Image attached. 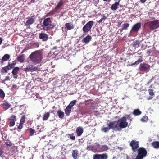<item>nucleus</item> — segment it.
I'll return each instance as SVG.
<instances>
[{"label": "nucleus", "mask_w": 159, "mask_h": 159, "mask_svg": "<svg viewBox=\"0 0 159 159\" xmlns=\"http://www.w3.org/2000/svg\"><path fill=\"white\" fill-rule=\"evenodd\" d=\"M31 2L34 3V2H35V0H31Z\"/></svg>", "instance_id": "obj_62"}, {"label": "nucleus", "mask_w": 159, "mask_h": 159, "mask_svg": "<svg viewBox=\"0 0 159 159\" xmlns=\"http://www.w3.org/2000/svg\"><path fill=\"white\" fill-rule=\"evenodd\" d=\"M25 117L24 115L23 116L20 120V123L22 124H24L25 120Z\"/></svg>", "instance_id": "obj_43"}, {"label": "nucleus", "mask_w": 159, "mask_h": 159, "mask_svg": "<svg viewBox=\"0 0 159 159\" xmlns=\"http://www.w3.org/2000/svg\"><path fill=\"white\" fill-rule=\"evenodd\" d=\"M27 66L28 67L29 71L31 72L36 71L37 69V67H35L34 65H29Z\"/></svg>", "instance_id": "obj_24"}, {"label": "nucleus", "mask_w": 159, "mask_h": 159, "mask_svg": "<svg viewBox=\"0 0 159 159\" xmlns=\"http://www.w3.org/2000/svg\"><path fill=\"white\" fill-rule=\"evenodd\" d=\"M138 153L134 159H143L147 154V151L143 147H140L137 150Z\"/></svg>", "instance_id": "obj_3"}, {"label": "nucleus", "mask_w": 159, "mask_h": 159, "mask_svg": "<svg viewBox=\"0 0 159 159\" xmlns=\"http://www.w3.org/2000/svg\"><path fill=\"white\" fill-rule=\"evenodd\" d=\"M51 22L50 18L45 19L43 21V29L47 30L54 28L55 26V23H52Z\"/></svg>", "instance_id": "obj_2"}, {"label": "nucleus", "mask_w": 159, "mask_h": 159, "mask_svg": "<svg viewBox=\"0 0 159 159\" xmlns=\"http://www.w3.org/2000/svg\"><path fill=\"white\" fill-rule=\"evenodd\" d=\"M141 113V111L139 109H134L133 112V114L135 116H139Z\"/></svg>", "instance_id": "obj_28"}, {"label": "nucleus", "mask_w": 159, "mask_h": 159, "mask_svg": "<svg viewBox=\"0 0 159 159\" xmlns=\"http://www.w3.org/2000/svg\"><path fill=\"white\" fill-rule=\"evenodd\" d=\"M17 61L20 62V63H22L25 60L24 55H21L18 57L17 58Z\"/></svg>", "instance_id": "obj_29"}, {"label": "nucleus", "mask_w": 159, "mask_h": 159, "mask_svg": "<svg viewBox=\"0 0 159 159\" xmlns=\"http://www.w3.org/2000/svg\"><path fill=\"white\" fill-rule=\"evenodd\" d=\"M2 39L1 38H0V45L2 43Z\"/></svg>", "instance_id": "obj_61"}, {"label": "nucleus", "mask_w": 159, "mask_h": 159, "mask_svg": "<svg viewBox=\"0 0 159 159\" xmlns=\"http://www.w3.org/2000/svg\"><path fill=\"white\" fill-rule=\"evenodd\" d=\"M111 125V129H112L115 130H120L121 129L119 126L118 123H117V121H113L110 122L109 123Z\"/></svg>", "instance_id": "obj_10"}, {"label": "nucleus", "mask_w": 159, "mask_h": 159, "mask_svg": "<svg viewBox=\"0 0 159 159\" xmlns=\"http://www.w3.org/2000/svg\"><path fill=\"white\" fill-rule=\"evenodd\" d=\"M68 136L70 137V139L72 140H75V137L74 135V134L73 133L68 134Z\"/></svg>", "instance_id": "obj_40"}, {"label": "nucleus", "mask_w": 159, "mask_h": 159, "mask_svg": "<svg viewBox=\"0 0 159 159\" xmlns=\"http://www.w3.org/2000/svg\"><path fill=\"white\" fill-rule=\"evenodd\" d=\"M29 129L30 132V135L31 136L33 135L36 132L35 130L33 129L32 128H30Z\"/></svg>", "instance_id": "obj_35"}, {"label": "nucleus", "mask_w": 159, "mask_h": 159, "mask_svg": "<svg viewBox=\"0 0 159 159\" xmlns=\"http://www.w3.org/2000/svg\"><path fill=\"white\" fill-rule=\"evenodd\" d=\"M77 136H80L81 135L83 132V129L81 127H78L76 130Z\"/></svg>", "instance_id": "obj_22"}, {"label": "nucleus", "mask_w": 159, "mask_h": 159, "mask_svg": "<svg viewBox=\"0 0 159 159\" xmlns=\"http://www.w3.org/2000/svg\"><path fill=\"white\" fill-rule=\"evenodd\" d=\"M5 143L6 145L8 146H11L12 145L11 143V142H10L8 141V142H5Z\"/></svg>", "instance_id": "obj_50"}, {"label": "nucleus", "mask_w": 159, "mask_h": 159, "mask_svg": "<svg viewBox=\"0 0 159 159\" xmlns=\"http://www.w3.org/2000/svg\"><path fill=\"white\" fill-rule=\"evenodd\" d=\"M148 117L146 116H143L141 119V120L143 122H147L148 120Z\"/></svg>", "instance_id": "obj_39"}, {"label": "nucleus", "mask_w": 159, "mask_h": 159, "mask_svg": "<svg viewBox=\"0 0 159 159\" xmlns=\"http://www.w3.org/2000/svg\"><path fill=\"white\" fill-rule=\"evenodd\" d=\"M141 24L140 22L135 24L132 27L130 30V33H132L133 32H137L141 28Z\"/></svg>", "instance_id": "obj_8"}, {"label": "nucleus", "mask_w": 159, "mask_h": 159, "mask_svg": "<svg viewBox=\"0 0 159 159\" xmlns=\"http://www.w3.org/2000/svg\"><path fill=\"white\" fill-rule=\"evenodd\" d=\"M108 148L107 146L105 145L102 146L101 148V150L102 151H107L108 150Z\"/></svg>", "instance_id": "obj_38"}, {"label": "nucleus", "mask_w": 159, "mask_h": 159, "mask_svg": "<svg viewBox=\"0 0 159 159\" xmlns=\"http://www.w3.org/2000/svg\"><path fill=\"white\" fill-rule=\"evenodd\" d=\"M106 18V17L104 14L103 15V17L101 18L98 21V22L100 23L103 20H105Z\"/></svg>", "instance_id": "obj_45"}, {"label": "nucleus", "mask_w": 159, "mask_h": 159, "mask_svg": "<svg viewBox=\"0 0 159 159\" xmlns=\"http://www.w3.org/2000/svg\"><path fill=\"white\" fill-rule=\"evenodd\" d=\"M71 111V108L67 106L65 109V113L66 115L69 116Z\"/></svg>", "instance_id": "obj_25"}, {"label": "nucleus", "mask_w": 159, "mask_h": 159, "mask_svg": "<svg viewBox=\"0 0 159 159\" xmlns=\"http://www.w3.org/2000/svg\"><path fill=\"white\" fill-rule=\"evenodd\" d=\"M93 1V3H94L97 4L99 2V0H92Z\"/></svg>", "instance_id": "obj_53"}, {"label": "nucleus", "mask_w": 159, "mask_h": 159, "mask_svg": "<svg viewBox=\"0 0 159 159\" xmlns=\"http://www.w3.org/2000/svg\"><path fill=\"white\" fill-rule=\"evenodd\" d=\"M12 69V68L8 63L7 65L5 66L2 67L1 69V73L2 74L7 73L8 71Z\"/></svg>", "instance_id": "obj_13"}, {"label": "nucleus", "mask_w": 159, "mask_h": 159, "mask_svg": "<svg viewBox=\"0 0 159 159\" xmlns=\"http://www.w3.org/2000/svg\"><path fill=\"white\" fill-rule=\"evenodd\" d=\"M152 146L155 148H159V142L155 141L153 142L152 143Z\"/></svg>", "instance_id": "obj_32"}, {"label": "nucleus", "mask_w": 159, "mask_h": 159, "mask_svg": "<svg viewBox=\"0 0 159 159\" xmlns=\"http://www.w3.org/2000/svg\"><path fill=\"white\" fill-rule=\"evenodd\" d=\"M91 37L88 35L85 37L83 38L82 41V42L85 43V44L88 43L91 40Z\"/></svg>", "instance_id": "obj_17"}, {"label": "nucleus", "mask_w": 159, "mask_h": 159, "mask_svg": "<svg viewBox=\"0 0 159 159\" xmlns=\"http://www.w3.org/2000/svg\"><path fill=\"white\" fill-rule=\"evenodd\" d=\"M139 41L136 40L133 42V46L134 47H138L139 44Z\"/></svg>", "instance_id": "obj_34"}, {"label": "nucleus", "mask_w": 159, "mask_h": 159, "mask_svg": "<svg viewBox=\"0 0 159 159\" xmlns=\"http://www.w3.org/2000/svg\"><path fill=\"white\" fill-rule=\"evenodd\" d=\"M152 51L151 49H149L147 51V53L148 54H150L152 52Z\"/></svg>", "instance_id": "obj_55"}, {"label": "nucleus", "mask_w": 159, "mask_h": 159, "mask_svg": "<svg viewBox=\"0 0 159 159\" xmlns=\"http://www.w3.org/2000/svg\"><path fill=\"white\" fill-rule=\"evenodd\" d=\"M143 61V60L142 59H139L138 60L135 61V62L132 64H131V66L134 65H137L139 64V63H140Z\"/></svg>", "instance_id": "obj_41"}, {"label": "nucleus", "mask_w": 159, "mask_h": 159, "mask_svg": "<svg viewBox=\"0 0 159 159\" xmlns=\"http://www.w3.org/2000/svg\"><path fill=\"white\" fill-rule=\"evenodd\" d=\"M27 19L28 20L25 24V25L26 26L29 27L30 25L33 24L35 20V17L34 16H33L29 18H28Z\"/></svg>", "instance_id": "obj_11"}, {"label": "nucleus", "mask_w": 159, "mask_h": 159, "mask_svg": "<svg viewBox=\"0 0 159 159\" xmlns=\"http://www.w3.org/2000/svg\"><path fill=\"white\" fill-rule=\"evenodd\" d=\"M56 10H55V9L54 10H52L48 14L53 15L54 14V12L56 11Z\"/></svg>", "instance_id": "obj_51"}, {"label": "nucleus", "mask_w": 159, "mask_h": 159, "mask_svg": "<svg viewBox=\"0 0 159 159\" xmlns=\"http://www.w3.org/2000/svg\"><path fill=\"white\" fill-rule=\"evenodd\" d=\"M5 96V94L2 89H0V97L2 98H4Z\"/></svg>", "instance_id": "obj_37"}, {"label": "nucleus", "mask_w": 159, "mask_h": 159, "mask_svg": "<svg viewBox=\"0 0 159 159\" xmlns=\"http://www.w3.org/2000/svg\"><path fill=\"white\" fill-rule=\"evenodd\" d=\"M151 30H154L159 27V20L156 19L153 21H149L146 23Z\"/></svg>", "instance_id": "obj_5"}, {"label": "nucleus", "mask_w": 159, "mask_h": 159, "mask_svg": "<svg viewBox=\"0 0 159 159\" xmlns=\"http://www.w3.org/2000/svg\"><path fill=\"white\" fill-rule=\"evenodd\" d=\"M150 67V66L148 64H141L139 67V70L141 71H145L149 69Z\"/></svg>", "instance_id": "obj_12"}, {"label": "nucleus", "mask_w": 159, "mask_h": 159, "mask_svg": "<svg viewBox=\"0 0 159 159\" xmlns=\"http://www.w3.org/2000/svg\"><path fill=\"white\" fill-rule=\"evenodd\" d=\"M148 91H149V93L150 95L153 96L154 95V93L153 92V90L149 89H148Z\"/></svg>", "instance_id": "obj_46"}, {"label": "nucleus", "mask_w": 159, "mask_h": 159, "mask_svg": "<svg viewBox=\"0 0 159 159\" xmlns=\"http://www.w3.org/2000/svg\"><path fill=\"white\" fill-rule=\"evenodd\" d=\"M93 159H107L108 156L106 153L96 154L93 155Z\"/></svg>", "instance_id": "obj_9"}, {"label": "nucleus", "mask_w": 159, "mask_h": 159, "mask_svg": "<svg viewBox=\"0 0 159 159\" xmlns=\"http://www.w3.org/2000/svg\"><path fill=\"white\" fill-rule=\"evenodd\" d=\"M129 145L131 147L133 152H135L139 148V142L135 140H133L130 143Z\"/></svg>", "instance_id": "obj_7"}, {"label": "nucleus", "mask_w": 159, "mask_h": 159, "mask_svg": "<svg viewBox=\"0 0 159 159\" xmlns=\"http://www.w3.org/2000/svg\"><path fill=\"white\" fill-rule=\"evenodd\" d=\"M3 108L5 110L8 109L11 106V104L7 101H4L2 104Z\"/></svg>", "instance_id": "obj_16"}, {"label": "nucleus", "mask_w": 159, "mask_h": 159, "mask_svg": "<svg viewBox=\"0 0 159 159\" xmlns=\"http://www.w3.org/2000/svg\"><path fill=\"white\" fill-rule=\"evenodd\" d=\"M119 2H120V1H119L117 2H116L115 4H116L117 5V6H118L119 5Z\"/></svg>", "instance_id": "obj_57"}, {"label": "nucleus", "mask_w": 159, "mask_h": 159, "mask_svg": "<svg viewBox=\"0 0 159 159\" xmlns=\"http://www.w3.org/2000/svg\"><path fill=\"white\" fill-rule=\"evenodd\" d=\"M3 153V152L2 149H0V156H1Z\"/></svg>", "instance_id": "obj_56"}, {"label": "nucleus", "mask_w": 159, "mask_h": 159, "mask_svg": "<svg viewBox=\"0 0 159 159\" xmlns=\"http://www.w3.org/2000/svg\"><path fill=\"white\" fill-rule=\"evenodd\" d=\"M63 4V2L62 1V0H61L57 3V6L55 8V9L57 10L58 9H60L61 8V7H62Z\"/></svg>", "instance_id": "obj_26"}, {"label": "nucleus", "mask_w": 159, "mask_h": 159, "mask_svg": "<svg viewBox=\"0 0 159 159\" xmlns=\"http://www.w3.org/2000/svg\"><path fill=\"white\" fill-rule=\"evenodd\" d=\"M118 6L115 4H114L112 5L111 7V9L113 10H116L117 9Z\"/></svg>", "instance_id": "obj_42"}, {"label": "nucleus", "mask_w": 159, "mask_h": 159, "mask_svg": "<svg viewBox=\"0 0 159 159\" xmlns=\"http://www.w3.org/2000/svg\"><path fill=\"white\" fill-rule=\"evenodd\" d=\"M34 47H38L39 46V43H34Z\"/></svg>", "instance_id": "obj_52"}, {"label": "nucleus", "mask_w": 159, "mask_h": 159, "mask_svg": "<svg viewBox=\"0 0 159 159\" xmlns=\"http://www.w3.org/2000/svg\"><path fill=\"white\" fill-rule=\"evenodd\" d=\"M129 24L128 23H125L123 24L122 28L121 29H119L118 32L120 31V33H121L124 30H126L129 27Z\"/></svg>", "instance_id": "obj_20"}, {"label": "nucleus", "mask_w": 159, "mask_h": 159, "mask_svg": "<svg viewBox=\"0 0 159 159\" xmlns=\"http://www.w3.org/2000/svg\"><path fill=\"white\" fill-rule=\"evenodd\" d=\"M17 87V86L16 85H13L12 86V87L14 88H16Z\"/></svg>", "instance_id": "obj_59"}, {"label": "nucleus", "mask_w": 159, "mask_h": 159, "mask_svg": "<svg viewBox=\"0 0 159 159\" xmlns=\"http://www.w3.org/2000/svg\"><path fill=\"white\" fill-rule=\"evenodd\" d=\"M11 119L10 120L16 121V116L14 115H12L11 117Z\"/></svg>", "instance_id": "obj_47"}, {"label": "nucleus", "mask_w": 159, "mask_h": 159, "mask_svg": "<svg viewBox=\"0 0 159 159\" xmlns=\"http://www.w3.org/2000/svg\"><path fill=\"white\" fill-rule=\"evenodd\" d=\"M8 63L12 69L14 67H15V66L16 65V62L15 61H12V63H11L9 62H8Z\"/></svg>", "instance_id": "obj_36"}, {"label": "nucleus", "mask_w": 159, "mask_h": 159, "mask_svg": "<svg viewBox=\"0 0 159 159\" xmlns=\"http://www.w3.org/2000/svg\"><path fill=\"white\" fill-rule=\"evenodd\" d=\"M29 58L32 62L37 64L40 63L43 59V54L40 50L36 51L30 55Z\"/></svg>", "instance_id": "obj_1"}, {"label": "nucleus", "mask_w": 159, "mask_h": 159, "mask_svg": "<svg viewBox=\"0 0 159 159\" xmlns=\"http://www.w3.org/2000/svg\"><path fill=\"white\" fill-rule=\"evenodd\" d=\"M65 27L67 28V30H70L74 28V26L71 23H66L65 24Z\"/></svg>", "instance_id": "obj_23"}, {"label": "nucleus", "mask_w": 159, "mask_h": 159, "mask_svg": "<svg viewBox=\"0 0 159 159\" xmlns=\"http://www.w3.org/2000/svg\"><path fill=\"white\" fill-rule=\"evenodd\" d=\"M77 102L76 100H73L71 101L70 103L68 105L69 107H70L71 108Z\"/></svg>", "instance_id": "obj_33"}, {"label": "nucleus", "mask_w": 159, "mask_h": 159, "mask_svg": "<svg viewBox=\"0 0 159 159\" xmlns=\"http://www.w3.org/2000/svg\"><path fill=\"white\" fill-rule=\"evenodd\" d=\"M15 121L11 120L10 122L9 123L10 127H12L14 125H15Z\"/></svg>", "instance_id": "obj_44"}, {"label": "nucleus", "mask_w": 159, "mask_h": 159, "mask_svg": "<svg viewBox=\"0 0 159 159\" xmlns=\"http://www.w3.org/2000/svg\"><path fill=\"white\" fill-rule=\"evenodd\" d=\"M39 38L43 41H46L48 40V37L46 34L42 33L39 34Z\"/></svg>", "instance_id": "obj_15"}, {"label": "nucleus", "mask_w": 159, "mask_h": 159, "mask_svg": "<svg viewBox=\"0 0 159 159\" xmlns=\"http://www.w3.org/2000/svg\"><path fill=\"white\" fill-rule=\"evenodd\" d=\"M78 154V151L77 150H73L72 155L74 159H77V158Z\"/></svg>", "instance_id": "obj_27"}, {"label": "nucleus", "mask_w": 159, "mask_h": 159, "mask_svg": "<svg viewBox=\"0 0 159 159\" xmlns=\"http://www.w3.org/2000/svg\"><path fill=\"white\" fill-rule=\"evenodd\" d=\"M126 121V118L125 116H123L118 120L117 123H118L119 126L121 129L125 128L128 126V123Z\"/></svg>", "instance_id": "obj_4"}, {"label": "nucleus", "mask_w": 159, "mask_h": 159, "mask_svg": "<svg viewBox=\"0 0 159 159\" xmlns=\"http://www.w3.org/2000/svg\"><path fill=\"white\" fill-rule=\"evenodd\" d=\"M23 124L20 123L19 125L17 127L18 129L20 130L21 129L23 128Z\"/></svg>", "instance_id": "obj_48"}, {"label": "nucleus", "mask_w": 159, "mask_h": 159, "mask_svg": "<svg viewBox=\"0 0 159 159\" xmlns=\"http://www.w3.org/2000/svg\"><path fill=\"white\" fill-rule=\"evenodd\" d=\"M152 97H149V98H148V99H149H149H152Z\"/></svg>", "instance_id": "obj_64"}, {"label": "nucleus", "mask_w": 159, "mask_h": 159, "mask_svg": "<svg viewBox=\"0 0 159 159\" xmlns=\"http://www.w3.org/2000/svg\"><path fill=\"white\" fill-rule=\"evenodd\" d=\"M50 115V113L49 112H47L44 113L43 115V120L44 121L47 120Z\"/></svg>", "instance_id": "obj_31"}, {"label": "nucleus", "mask_w": 159, "mask_h": 159, "mask_svg": "<svg viewBox=\"0 0 159 159\" xmlns=\"http://www.w3.org/2000/svg\"><path fill=\"white\" fill-rule=\"evenodd\" d=\"M12 69V75L14 78L16 79L18 77L17 74L20 70V68L18 67H14Z\"/></svg>", "instance_id": "obj_14"}, {"label": "nucleus", "mask_w": 159, "mask_h": 159, "mask_svg": "<svg viewBox=\"0 0 159 159\" xmlns=\"http://www.w3.org/2000/svg\"><path fill=\"white\" fill-rule=\"evenodd\" d=\"M107 125L108 126V127H103L101 128V130L102 132H103L105 133L108 132L112 128L111 125L109 124V123L107 124Z\"/></svg>", "instance_id": "obj_19"}, {"label": "nucleus", "mask_w": 159, "mask_h": 159, "mask_svg": "<svg viewBox=\"0 0 159 159\" xmlns=\"http://www.w3.org/2000/svg\"><path fill=\"white\" fill-rule=\"evenodd\" d=\"M94 112V109L92 107L86 109L85 112V114L86 115L87 114L90 115L93 114Z\"/></svg>", "instance_id": "obj_21"}, {"label": "nucleus", "mask_w": 159, "mask_h": 159, "mask_svg": "<svg viewBox=\"0 0 159 159\" xmlns=\"http://www.w3.org/2000/svg\"><path fill=\"white\" fill-rule=\"evenodd\" d=\"M57 48V46H54L53 48L52 49V50H55V49H56Z\"/></svg>", "instance_id": "obj_60"}, {"label": "nucleus", "mask_w": 159, "mask_h": 159, "mask_svg": "<svg viewBox=\"0 0 159 159\" xmlns=\"http://www.w3.org/2000/svg\"><path fill=\"white\" fill-rule=\"evenodd\" d=\"M24 71L25 72H26L28 71H29V70L28 67L27 66H26V68H25Z\"/></svg>", "instance_id": "obj_54"}, {"label": "nucleus", "mask_w": 159, "mask_h": 159, "mask_svg": "<svg viewBox=\"0 0 159 159\" xmlns=\"http://www.w3.org/2000/svg\"><path fill=\"white\" fill-rule=\"evenodd\" d=\"M121 23H122L121 22V23H119V25H118V27H119L121 25Z\"/></svg>", "instance_id": "obj_63"}, {"label": "nucleus", "mask_w": 159, "mask_h": 159, "mask_svg": "<svg viewBox=\"0 0 159 159\" xmlns=\"http://www.w3.org/2000/svg\"><path fill=\"white\" fill-rule=\"evenodd\" d=\"M146 1V0H140L141 2L143 3H144Z\"/></svg>", "instance_id": "obj_58"}, {"label": "nucleus", "mask_w": 159, "mask_h": 159, "mask_svg": "<svg viewBox=\"0 0 159 159\" xmlns=\"http://www.w3.org/2000/svg\"><path fill=\"white\" fill-rule=\"evenodd\" d=\"M10 57V55L8 54H5L2 57L1 63L2 64L8 60Z\"/></svg>", "instance_id": "obj_18"}, {"label": "nucleus", "mask_w": 159, "mask_h": 159, "mask_svg": "<svg viewBox=\"0 0 159 159\" xmlns=\"http://www.w3.org/2000/svg\"><path fill=\"white\" fill-rule=\"evenodd\" d=\"M10 80V77L9 76H7L6 77L5 79H4L3 80L4 81H7Z\"/></svg>", "instance_id": "obj_49"}, {"label": "nucleus", "mask_w": 159, "mask_h": 159, "mask_svg": "<svg viewBox=\"0 0 159 159\" xmlns=\"http://www.w3.org/2000/svg\"><path fill=\"white\" fill-rule=\"evenodd\" d=\"M57 114L59 118L61 119L64 116V112H62L61 110L58 111Z\"/></svg>", "instance_id": "obj_30"}, {"label": "nucleus", "mask_w": 159, "mask_h": 159, "mask_svg": "<svg viewBox=\"0 0 159 159\" xmlns=\"http://www.w3.org/2000/svg\"><path fill=\"white\" fill-rule=\"evenodd\" d=\"M93 24L94 22L93 21H88L83 28V32L87 33L89 31H90Z\"/></svg>", "instance_id": "obj_6"}]
</instances>
